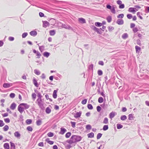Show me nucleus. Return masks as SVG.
<instances>
[{
  "label": "nucleus",
  "instance_id": "obj_1",
  "mask_svg": "<svg viewBox=\"0 0 149 149\" xmlns=\"http://www.w3.org/2000/svg\"><path fill=\"white\" fill-rule=\"evenodd\" d=\"M82 139V137L79 135H73L71 136V139H73L74 143L80 141Z\"/></svg>",
  "mask_w": 149,
  "mask_h": 149
},
{
  "label": "nucleus",
  "instance_id": "obj_2",
  "mask_svg": "<svg viewBox=\"0 0 149 149\" xmlns=\"http://www.w3.org/2000/svg\"><path fill=\"white\" fill-rule=\"evenodd\" d=\"M106 8H107L110 10L111 13L113 14H115L116 13V12L115 10V8L114 6H111L109 4H107L106 5Z\"/></svg>",
  "mask_w": 149,
  "mask_h": 149
},
{
  "label": "nucleus",
  "instance_id": "obj_3",
  "mask_svg": "<svg viewBox=\"0 0 149 149\" xmlns=\"http://www.w3.org/2000/svg\"><path fill=\"white\" fill-rule=\"evenodd\" d=\"M93 29L97 33L101 34L102 33V31H104V30L102 29L101 28L99 29L94 26H93Z\"/></svg>",
  "mask_w": 149,
  "mask_h": 149
},
{
  "label": "nucleus",
  "instance_id": "obj_4",
  "mask_svg": "<svg viewBox=\"0 0 149 149\" xmlns=\"http://www.w3.org/2000/svg\"><path fill=\"white\" fill-rule=\"evenodd\" d=\"M18 82H14L13 83H4L3 85V86L4 88H8L10 86H12L13 84L18 83Z\"/></svg>",
  "mask_w": 149,
  "mask_h": 149
},
{
  "label": "nucleus",
  "instance_id": "obj_5",
  "mask_svg": "<svg viewBox=\"0 0 149 149\" xmlns=\"http://www.w3.org/2000/svg\"><path fill=\"white\" fill-rule=\"evenodd\" d=\"M117 3L119 5V8L120 9H123L125 8V5L122 3V2L120 0L117 1Z\"/></svg>",
  "mask_w": 149,
  "mask_h": 149
},
{
  "label": "nucleus",
  "instance_id": "obj_6",
  "mask_svg": "<svg viewBox=\"0 0 149 149\" xmlns=\"http://www.w3.org/2000/svg\"><path fill=\"white\" fill-rule=\"evenodd\" d=\"M22 105H20V104L18 106L17 108L18 110L21 113H22L24 111V108L22 107Z\"/></svg>",
  "mask_w": 149,
  "mask_h": 149
},
{
  "label": "nucleus",
  "instance_id": "obj_7",
  "mask_svg": "<svg viewBox=\"0 0 149 149\" xmlns=\"http://www.w3.org/2000/svg\"><path fill=\"white\" fill-rule=\"evenodd\" d=\"M116 23L118 25H121L124 24V21L121 19H118L116 22Z\"/></svg>",
  "mask_w": 149,
  "mask_h": 149
},
{
  "label": "nucleus",
  "instance_id": "obj_8",
  "mask_svg": "<svg viewBox=\"0 0 149 149\" xmlns=\"http://www.w3.org/2000/svg\"><path fill=\"white\" fill-rule=\"evenodd\" d=\"M81 112L80 111L79 112H77L76 113H74V117L76 118L80 117L81 114Z\"/></svg>",
  "mask_w": 149,
  "mask_h": 149
},
{
  "label": "nucleus",
  "instance_id": "obj_9",
  "mask_svg": "<svg viewBox=\"0 0 149 149\" xmlns=\"http://www.w3.org/2000/svg\"><path fill=\"white\" fill-rule=\"evenodd\" d=\"M43 27L45 28L47 27V26H49V23L47 21H42Z\"/></svg>",
  "mask_w": 149,
  "mask_h": 149
},
{
  "label": "nucleus",
  "instance_id": "obj_10",
  "mask_svg": "<svg viewBox=\"0 0 149 149\" xmlns=\"http://www.w3.org/2000/svg\"><path fill=\"white\" fill-rule=\"evenodd\" d=\"M20 105H22L23 106H24V108L25 109H29L30 107V106L29 105H28L27 104L25 103H21Z\"/></svg>",
  "mask_w": 149,
  "mask_h": 149
},
{
  "label": "nucleus",
  "instance_id": "obj_11",
  "mask_svg": "<svg viewBox=\"0 0 149 149\" xmlns=\"http://www.w3.org/2000/svg\"><path fill=\"white\" fill-rule=\"evenodd\" d=\"M16 107V104L15 102L13 103L11 105L10 108L12 110H14Z\"/></svg>",
  "mask_w": 149,
  "mask_h": 149
},
{
  "label": "nucleus",
  "instance_id": "obj_12",
  "mask_svg": "<svg viewBox=\"0 0 149 149\" xmlns=\"http://www.w3.org/2000/svg\"><path fill=\"white\" fill-rule=\"evenodd\" d=\"M38 104L39 107L43 111L45 109V107L44 106L43 103H40L39 102V103H38Z\"/></svg>",
  "mask_w": 149,
  "mask_h": 149
},
{
  "label": "nucleus",
  "instance_id": "obj_13",
  "mask_svg": "<svg viewBox=\"0 0 149 149\" xmlns=\"http://www.w3.org/2000/svg\"><path fill=\"white\" fill-rule=\"evenodd\" d=\"M30 34L31 36H35L37 35V33L35 31H32L30 32Z\"/></svg>",
  "mask_w": 149,
  "mask_h": 149
},
{
  "label": "nucleus",
  "instance_id": "obj_14",
  "mask_svg": "<svg viewBox=\"0 0 149 149\" xmlns=\"http://www.w3.org/2000/svg\"><path fill=\"white\" fill-rule=\"evenodd\" d=\"M78 20L81 24H84L86 23L85 19L82 18H79Z\"/></svg>",
  "mask_w": 149,
  "mask_h": 149
},
{
  "label": "nucleus",
  "instance_id": "obj_15",
  "mask_svg": "<svg viewBox=\"0 0 149 149\" xmlns=\"http://www.w3.org/2000/svg\"><path fill=\"white\" fill-rule=\"evenodd\" d=\"M66 131V130L63 128H61V131L59 133L61 134H63Z\"/></svg>",
  "mask_w": 149,
  "mask_h": 149
},
{
  "label": "nucleus",
  "instance_id": "obj_16",
  "mask_svg": "<svg viewBox=\"0 0 149 149\" xmlns=\"http://www.w3.org/2000/svg\"><path fill=\"white\" fill-rule=\"evenodd\" d=\"M33 83L34 85L36 86V87H38V82H37L36 79H35L34 78L33 80Z\"/></svg>",
  "mask_w": 149,
  "mask_h": 149
},
{
  "label": "nucleus",
  "instance_id": "obj_17",
  "mask_svg": "<svg viewBox=\"0 0 149 149\" xmlns=\"http://www.w3.org/2000/svg\"><path fill=\"white\" fill-rule=\"evenodd\" d=\"M44 56L48 58L50 55V53L47 52H45L43 54Z\"/></svg>",
  "mask_w": 149,
  "mask_h": 149
},
{
  "label": "nucleus",
  "instance_id": "obj_18",
  "mask_svg": "<svg viewBox=\"0 0 149 149\" xmlns=\"http://www.w3.org/2000/svg\"><path fill=\"white\" fill-rule=\"evenodd\" d=\"M14 135L17 138H19L20 136V134L18 131L15 132L14 133Z\"/></svg>",
  "mask_w": 149,
  "mask_h": 149
},
{
  "label": "nucleus",
  "instance_id": "obj_19",
  "mask_svg": "<svg viewBox=\"0 0 149 149\" xmlns=\"http://www.w3.org/2000/svg\"><path fill=\"white\" fill-rule=\"evenodd\" d=\"M10 149H15V144L12 142H10Z\"/></svg>",
  "mask_w": 149,
  "mask_h": 149
},
{
  "label": "nucleus",
  "instance_id": "obj_20",
  "mask_svg": "<svg viewBox=\"0 0 149 149\" xmlns=\"http://www.w3.org/2000/svg\"><path fill=\"white\" fill-rule=\"evenodd\" d=\"M136 9L134 8L131 7L129 8L128 11L130 12H135L136 11Z\"/></svg>",
  "mask_w": 149,
  "mask_h": 149
},
{
  "label": "nucleus",
  "instance_id": "obj_21",
  "mask_svg": "<svg viewBox=\"0 0 149 149\" xmlns=\"http://www.w3.org/2000/svg\"><path fill=\"white\" fill-rule=\"evenodd\" d=\"M63 27L66 29H72V27L70 26L67 25L65 24H62Z\"/></svg>",
  "mask_w": 149,
  "mask_h": 149
},
{
  "label": "nucleus",
  "instance_id": "obj_22",
  "mask_svg": "<svg viewBox=\"0 0 149 149\" xmlns=\"http://www.w3.org/2000/svg\"><path fill=\"white\" fill-rule=\"evenodd\" d=\"M3 147L5 149H9L10 147L9 144L8 143H6L4 144Z\"/></svg>",
  "mask_w": 149,
  "mask_h": 149
},
{
  "label": "nucleus",
  "instance_id": "obj_23",
  "mask_svg": "<svg viewBox=\"0 0 149 149\" xmlns=\"http://www.w3.org/2000/svg\"><path fill=\"white\" fill-rule=\"evenodd\" d=\"M57 91L56 90H54L53 92V97L54 98H56L57 97Z\"/></svg>",
  "mask_w": 149,
  "mask_h": 149
},
{
  "label": "nucleus",
  "instance_id": "obj_24",
  "mask_svg": "<svg viewBox=\"0 0 149 149\" xmlns=\"http://www.w3.org/2000/svg\"><path fill=\"white\" fill-rule=\"evenodd\" d=\"M87 136L88 138H92L94 137V134L91 132L90 133H88L87 134Z\"/></svg>",
  "mask_w": 149,
  "mask_h": 149
},
{
  "label": "nucleus",
  "instance_id": "obj_25",
  "mask_svg": "<svg viewBox=\"0 0 149 149\" xmlns=\"http://www.w3.org/2000/svg\"><path fill=\"white\" fill-rule=\"evenodd\" d=\"M45 141L48 143L50 145H52L54 143V141H51L49 140V138H47L46 139Z\"/></svg>",
  "mask_w": 149,
  "mask_h": 149
},
{
  "label": "nucleus",
  "instance_id": "obj_26",
  "mask_svg": "<svg viewBox=\"0 0 149 149\" xmlns=\"http://www.w3.org/2000/svg\"><path fill=\"white\" fill-rule=\"evenodd\" d=\"M115 113L114 112H112L110 113L109 114V117L110 118H112L115 116Z\"/></svg>",
  "mask_w": 149,
  "mask_h": 149
},
{
  "label": "nucleus",
  "instance_id": "obj_27",
  "mask_svg": "<svg viewBox=\"0 0 149 149\" xmlns=\"http://www.w3.org/2000/svg\"><path fill=\"white\" fill-rule=\"evenodd\" d=\"M66 142L70 144L74 143L73 139H71V137L70 138V139L67 140Z\"/></svg>",
  "mask_w": 149,
  "mask_h": 149
},
{
  "label": "nucleus",
  "instance_id": "obj_28",
  "mask_svg": "<svg viewBox=\"0 0 149 149\" xmlns=\"http://www.w3.org/2000/svg\"><path fill=\"white\" fill-rule=\"evenodd\" d=\"M51 110L49 107H48L46 108L45 110V112L49 114L51 112Z\"/></svg>",
  "mask_w": 149,
  "mask_h": 149
},
{
  "label": "nucleus",
  "instance_id": "obj_29",
  "mask_svg": "<svg viewBox=\"0 0 149 149\" xmlns=\"http://www.w3.org/2000/svg\"><path fill=\"white\" fill-rule=\"evenodd\" d=\"M135 48L136 49V52L139 53L141 51V48L137 46H136L135 47Z\"/></svg>",
  "mask_w": 149,
  "mask_h": 149
},
{
  "label": "nucleus",
  "instance_id": "obj_30",
  "mask_svg": "<svg viewBox=\"0 0 149 149\" xmlns=\"http://www.w3.org/2000/svg\"><path fill=\"white\" fill-rule=\"evenodd\" d=\"M49 33L51 36H54L55 34L56 33L55 31L54 30L50 31Z\"/></svg>",
  "mask_w": 149,
  "mask_h": 149
},
{
  "label": "nucleus",
  "instance_id": "obj_31",
  "mask_svg": "<svg viewBox=\"0 0 149 149\" xmlns=\"http://www.w3.org/2000/svg\"><path fill=\"white\" fill-rule=\"evenodd\" d=\"M42 123V121L41 120L39 119L37 120L36 122V124L37 125L40 126L41 125Z\"/></svg>",
  "mask_w": 149,
  "mask_h": 149
},
{
  "label": "nucleus",
  "instance_id": "obj_32",
  "mask_svg": "<svg viewBox=\"0 0 149 149\" xmlns=\"http://www.w3.org/2000/svg\"><path fill=\"white\" fill-rule=\"evenodd\" d=\"M107 20L109 23L112 20V17L111 16H109L107 18Z\"/></svg>",
  "mask_w": 149,
  "mask_h": 149
},
{
  "label": "nucleus",
  "instance_id": "obj_33",
  "mask_svg": "<svg viewBox=\"0 0 149 149\" xmlns=\"http://www.w3.org/2000/svg\"><path fill=\"white\" fill-rule=\"evenodd\" d=\"M127 118V117L126 115H122L120 117V119L122 120H125Z\"/></svg>",
  "mask_w": 149,
  "mask_h": 149
},
{
  "label": "nucleus",
  "instance_id": "obj_34",
  "mask_svg": "<svg viewBox=\"0 0 149 149\" xmlns=\"http://www.w3.org/2000/svg\"><path fill=\"white\" fill-rule=\"evenodd\" d=\"M128 37V35L127 33H124L122 36V38L124 39H125Z\"/></svg>",
  "mask_w": 149,
  "mask_h": 149
},
{
  "label": "nucleus",
  "instance_id": "obj_35",
  "mask_svg": "<svg viewBox=\"0 0 149 149\" xmlns=\"http://www.w3.org/2000/svg\"><path fill=\"white\" fill-rule=\"evenodd\" d=\"M108 128V125H105L103 126L102 129L104 131H106L107 130Z\"/></svg>",
  "mask_w": 149,
  "mask_h": 149
},
{
  "label": "nucleus",
  "instance_id": "obj_36",
  "mask_svg": "<svg viewBox=\"0 0 149 149\" xmlns=\"http://www.w3.org/2000/svg\"><path fill=\"white\" fill-rule=\"evenodd\" d=\"M34 71L35 74L37 75H39L40 74V72L37 70L35 69L34 70Z\"/></svg>",
  "mask_w": 149,
  "mask_h": 149
},
{
  "label": "nucleus",
  "instance_id": "obj_37",
  "mask_svg": "<svg viewBox=\"0 0 149 149\" xmlns=\"http://www.w3.org/2000/svg\"><path fill=\"white\" fill-rule=\"evenodd\" d=\"M71 134V132H68L65 134V137L66 138H69Z\"/></svg>",
  "mask_w": 149,
  "mask_h": 149
},
{
  "label": "nucleus",
  "instance_id": "obj_38",
  "mask_svg": "<svg viewBox=\"0 0 149 149\" xmlns=\"http://www.w3.org/2000/svg\"><path fill=\"white\" fill-rule=\"evenodd\" d=\"M45 47L44 46H39V49L41 52H42L44 49Z\"/></svg>",
  "mask_w": 149,
  "mask_h": 149
},
{
  "label": "nucleus",
  "instance_id": "obj_39",
  "mask_svg": "<svg viewBox=\"0 0 149 149\" xmlns=\"http://www.w3.org/2000/svg\"><path fill=\"white\" fill-rule=\"evenodd\" d=\"M93 66L94 65L93 64H91L88 66V69L89 70H91L93 71Z\"/></svg>",
  "mask_w": 149,
  "mask_h": 149
},
{
  "label": "nucleus",
  "instance_id": "obj_40",
  "mask_svg": "<svg viewBox=\"0 0 149 149\" xmlns=\"http://www.w3.org/2000/svg\"><path fill=\"white\" fill-rule=\"evenodd\" d=\"M26 122L27 124L29 125L31 123L32 120L30 119H28L26 120Z\"/></svg>",
  "mask_w": 149,
  "mask_h": 149
},
{
  "label": "nucleus",
  "instance_id": "obj_41",
  "mask_svg": "<svg viewBox=\"0 0 149 149\" xmlns=\"http://www.w3.org/2000/svg\"><path fill=\"white\" fill-rule=\"evenodd\" d=\"M9 129V127L7 125H5L3 127V130L4 131H7Z\"/></svg>",
  "mask_w": 149,
  "mask_h": 149
},
{
  "label": "nucleus",
  "instance_id": "obj_42",
  "mask_svg": "<svg viewBox=\"0 0 149 149\" xmlns=\"http://www.w3.org/2000/svg\"><path fill=\"white\" fill-rule=\"evenodd\" d=\"M95 25L97 27H100L102 26V24H101V23L99 22H96L95 23Z\"/></svg>",
  "mask_w": 149,
  "mask_h": 149
},
{
  "label": "nucleus",
  "instance_id": "obj_43",
  "mask_svg": "<svg viewBox=\"0 0 149 149\" xmlns=\"http://www.w3.org/2000/svg\"><path fill=\"white\" fill-rule=\"evenodd\" d=\"M103 101V98L102 97H100L98 99V102L99 103H101Z\"/></svg>",
  "mask_w": 149,
  "mask_h": 149
},
{
  "label": "nucleus",
  "instance_id": "obj_44",
  "mask_svg": "<svg viewBox=\"0 0 149 149\" xmlns=\"http://www.w3.org/2000/svg\"><path fill=\"white\" fill-rule=\"evenodd\" d=\"M103 123L104 124H107L108 123V119L107 118L105 117L103 121Z\"/></svg>",
  "mask_w": 149,
  "mask_h": 149
},
{
  "label": "nucleus",
  "instance_id": "obj_45",
  "mask_svg": "<svg viewBox=\"0 0 149 149\" xmlns=\"http://www.w3.org/2000/svg\"><path fill=\"white\" fill-rule=\"evenodd\" d=\"M123 127V126L119 124H118L117 125V127L118 129H120L122 128Z\"/></svg>",
  "mask_w": 149,
  "mask_h": 149
},
{
  "label": "nucleus",
  "instance_id": "obj_46",
  "mask_svg": "<svg viewBox=\"0 0 149 149\" xmlns=\"http://www.w3.org/2000/svg\"><path fill=\"white\" fill-rule=\"evenodd\" d=\"M128 119L130 120H132L133 119V117L132 114H130L128 115Z\"/></svg>",
  "mask_w": 149,
  "mask_h": 149
},
{
  "label": "nucleus",
  "instance_id": "obj_47",
  "mask_svg": "<svg viewBox=\"0 0 149 149\" xmlns=\"http://www.w3.org/2000/svg\"><path fill=\"white\" fill-rule=\"evenodd\" d=\"M87 107L88 109L90 110L92 109H93V107L92 105L91 104H88V105Z\"/></svg>",
  "mask_w": 149,
  "mask_h": 149
},
{
  "label": "nucleus",
  "instance_id": "obj_48",
  "mask_svg": "<svg viewBox=\"0 0 149 149\" xmlns=\"http://www.w3.org/2000/svg\"><path fill=\"white\" fill-rule=\"evenodd\" d=\"M47 136L49 137H52L54 136V133L52 132H49L47 134Z\"/></svg>",
  "mask_w": 149,
  "mask_h": 149
},
{
  "label": "nucleus",
  "instance_id": "obj_49",
  "mask_svg": "<svg viewBox=\"0 0 149 149\" xmlns=\"http://www.w3.org/2000/svg\"><path fill=\"white\" fill-rule=\"evenodd\" d=\"M124 16V15L123 14H120L118 15L117 16V17L118 18H123Z\"/></svg>",
  "mask_w": 149,
  "mask_h": 149
},
{
  "label": "nucleus",
  "instance_id": "obj_50",
  "mask_svg": "<svg viewBox=\"0 0 149 149\" xmlns=\"http://www.w3.org/2000/svg\"><path fill=\"white\" fill-rule=\"evenodd\" d=\"M102 134L100 133H98L97 136V139H100L102 136Z\"/></svg>",
  "mask_w": 149,
  "mask_h": 149
},
{
  "label": "nucleus",
  "instance_id": "obj_51",
  "mask_svg": "<svg viewBox=\"0 0 149 149\" xmlns=\"http://www.w3.org/2000/svg\"><path fill=\"white\" fill-rule=\"evenodd\" d=\"M26 129L28 131L30 132H31L33 130L32 128L30 126L27 127Z\"/></svg>",
  "mask_w": 149,
  "mask_h": 149
},
{
  "label": "nucleus",
  "instance_id": "obj_52",
  "mask_svg": "<svg viewBox=\"0 0 149 149\" xmlns=\"http://www.w3.org/2000/svg\"><path fill=\"white\" fill-rule=\"evenodd\" d=\"M28 35V33L26 32L24 33L22 35V38H25Z\"/></svg>",
  "mask_w": 149,
  "mask_h": 149
},
{
  "label": "nucleus",
  "instance_id": "obj_53",
  "mask_svg": "<svg viewBox=\"0 0 149 149\" xmlns=\"http://www.w3.org/2000/svg\"><path fill=\"white\" fill-rule=\"evenodd\" d=\"M97 74L99 76L102 75L103 74V72L101 70H98L97 71Z\"/></svg>",
  "mask_w": 149,
  "mask_h": 149
},
{
  "label": "nucleus",
  "instance_id": "obj_54",
  "mask_svg": "<svg viewBox=\"0 0 149 149\" xmlns=\"http://www.w3.org/2000/svg\"><path fill=\"white\" fill-rule=\"evenodd\" d=\"M70 123L71 124L72 127L73 128H74L75 127L76 123L74 122L71 121Z\"/></svg>",
  "mask_w": 149,
  "mask_h": 149
},
{
  "label": "nucleus",
  "instance_id": "obj_55",
  "mask_svg": "<svg viewBox=\"0 0 149 149\" xmlns=\"http://www.w3.org/2000/svg\"><path fill=\"white\" fill-rule=\"evenodd\" d=\"M127 18L129 19H131L132 18V14H128L127 15Z\"/></svg>",
  "mask_w": 149,
  "mask_h": 149
},
{
  "label": "nucleus",
  "instance_id": "obj_56",
  "mask_svg": "<svg viewBox=\"0 0 149 149\" xmlns=\"http://www.w3.org/2000/svg\"><path fill=\"white\" fill-rule=\"evenodd\" d=\"M108 29L109 31H111L113 30L114 29V27L113 26H109L108 27Z\"/></svg>",
  "mask_w": 149,
  "mask_h": 149
},
{
  "label": "nucleus",
  "instance_id": "obj_57",
  "mask_svg": "<svg viewBox=\"0 0 149 149\" xmlns=\"http://www.w3.org/2000/svg\"><path fill=\"white\" fill-rule=\"evenodd\" d=\"M36 54V56H37V58H40L41 56V54L38 51Z\"/></svg>",
  "mask_w": 149,
  "mask_h": 149
},
{
  "label": "nucleus",
  "instance_id": "obj_58",
  "mask_svg": "<svg viewBox=\"0 0 149 149\" xmlns=\"http://www.w3.org/2000/svg\"><path fill=\"white\" fill-rule=\"evenodd\" d=\"M96 108L97 111L98 112H100L102 109L101 107L99 106H97Z\"/></svg>",
  "mask_w": 149,
  "mask_h": 149
},
{
  "label": "nucleus",
  "instance_id": "obj_59",
  "mask_svg": "<svg viewBox=\"0 0 149 149\" xmlns=\"http://www.w3.org/2000/svg\"><path fill=\"white\" fill-rule=\"evenodd\" d=\"M86 128L88 130H90L91 129V126L90 125H87L86 126Z\"/></svg>",
  "mask_w": 149,
  "mask_h": 149
},
{
  "label": "nucleus",
  "instance_id": "obj_60",
  "mask_svg": "<svg viewBox=\"0 0 149 149\" xmlns=\"http://www.w3.org/2000/svg\"><path fill=\"white\" fill-rule=\"evenodd\" d=\"M15 96V94L13 93H11L10 94V97L12 98H14Z\"/></svg>",
  "mask_w": 149,
  "mask_h": 149
},
{
  "label": "nucleus",
  "instance_id": "obj_61",
  "mask_svg": "<svg viewBox=\"0 0 149 149\" xmlns=\"http://www.w3.org/2000/svg\"><path fill=\"white\" fill-rule=\"evenodd\" d=\"M4 125V123H3V121L0 120V127H2Z\"/></svg>",
  "mask_w": 149,
  "mask_h": 149
},
{
  "label": "nucleus",
  "instance_id": "obj_62",
  "mask_svg": "<svg viewBox=\"0 0 149 149\" xmlns=\"http://www.w3.org/2000/svg\"><path fill=\"white\" fill-rule=\"evenodd\" d=\"M36 102H37V103H39V102L40 103H43L42 98L38 99L36 100Z\"/></svg>",
  "mask_w": 149,
  "mask_h": 149
},
{
  "label": "nucleus",
  "instance_id": "obj_63",
  "mask_svg": "<svg viewBox=\"0 0 149 149\" xmlns=\"http://www.w3.org/2000/svg\"><path fill=\"white\" fill-rule=\"evenodd\" d=\"M87 102V100L86 99H85L81 101V103L83 104H85Z\"/></svg>",
  "mask_w": 149,
  "mask_h": 149
},
{
  "label": "nucleus",
  "instance_id": "obj_64",
  "mask_svg": "<svg viewBox=\"0 0 149 149\" xmlns=\"http://www.w3.org/2000/svg\"><path fill=\"white\" fill-rule=\"evenodd\" d=\"M140 13L139 12H138L137 13V16L139 17L140 19H143V17H142L140 15Z\"/></svg>",
  "mask_w": 149,
  "mask_h": 149
}]
</instances>
